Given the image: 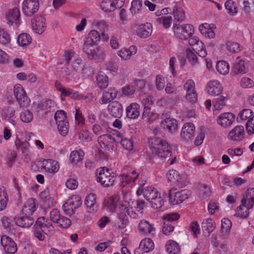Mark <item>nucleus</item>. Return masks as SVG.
I'll use <instances>...</instances> for the list:
<instances>
[{
	"label": "nucleus",
	"mask_w": 254,
	"mask_h": 254,
	"mask_svg": "<svg viewBox=\"0 0 254 254\" xmlns=\"http://www.w3.org/2000/svg\"><path fill=\"white\" fill-rule=\"evenodd\" d=\"M132 201H128L124 198H121L118 195H113L105 199L103 202V208L107 211L114 213L118 209L120 213L118 214V219L122 225H119L118 228L122 229L125 227L127 223V216L126 211L128 210L131 206Z\"/></svg>",
	"instance_id": "1"
},
{
	"label": "nucleus",
	"mask_w": 254,
	"mask_h": 254,
	"mask_svg": "<svg viewBox=\"0 0 254 254\" xmlns=\"http://www.w3.org/2000/svg\"><path fill=\"white\" fill-rule=\"evenodd\" d=\"M101 40V36L97 30H92L88 34L83 46V51L88 58L93 59L96 58L97 51L100 48H95L94 46L98 44Z\"/></svg>",
	"instance_id": "2"
},
{
	"label": "nucleus",
	"mask_w": 254,
	"mask_h": 254,
	"mask_svg": "<svg viewBox=\"0 0 254 254\" xmlns=\"http://www.w3.org/2000/svg\"><path fill=\"white\" fill-rule=\"evenodd\" d=\"M136 194L137 195L143 194L154 209L160 208L164 204V200L161 196L160 192L153 187L140 188L137 190Z\"/></svg>",
	"instance_id": "3"
},
{
	"label": "nucleus",
	"mask_w": 254,
	"mask_h": 254,
	"mask_svg": "<svg viewBox=\"0 0 254 254\" xmlns=\"http://www.w3.org/2000/svg\"><path fill=\"white\" fill-rule=\"evenodd\" d=\"M149 143V148L153 154L162 158L171 155V147L165 140L154 137L150 139Z\"/></svg>",
	"instance_id": "4"
},
{
	"label": "nucleus",
	"mask_w": 254,
	"mask_h": 254,
	"mask_svg": "<svg viewBox=\"0 0 254 254\" xmlns=\"http://www.w3.org/2000/svg\"><path fill=\"white\" fill-rule=\"evenodd\" d=\"M167 181L179 188L186 186L188 181V176L185 173H180L175 170H170L167 174Z\"/></svg>",
	"instance_id": "5"
},
{
	"label": "nucleus",
	"mask_w": 254,
	"mask_h": 254,
	"mask_svg": "<svg viewBox=\"0 0 254 254\" xmlns=\"http://www.w3.org/2000/svg\"><path fill=\"white\" fill-rule=\"evenodd\" d=\"M96 180L103 187H109L114 184L115 178L111 170L106 167H103L97 170Z\"/></svg>",
	"instance_id": "6"
},
{
	"label": "nucleus",
	"mask_w": 254,
	"mask_h": 254,
	"mask_svg": "<svg viewBox=\"0 0 254 254\" xmlns=\"http://www.w3.org/2000/svg\"><path fill=\"white\" fill-rule=\"evenodd\" d=\"M59 133L62 136H66L68 132L69 124L66 113L63 110L57 111L54 117Z\"/></svg>",
	"instance_id": "7"
},
{
	"label": "nucleus",
	"mask_w": 254,
	"mask_h": 254,
	"mask_svg": "<svg viewBox=\"0 0 254 254\" xmlns=\"http://www.w3.org/2000/svg\"><path fill=\"white\" fill-rule=\"evenodd\" d=\"M183 88L186 92L185 98L191 104H194L197 101V93L194 81L191 79H187L184 84Z\"/></svg>",
	"instance_id": "8"
},
{
	"label": "nucleus",
	"mask_w": 254,
	"mask_h": 254,
	"mask_svg": "<svg viewBox=\"0 0 254 254\" xmlns=\"http://www.w3.org/2000/svg\"><path fill=\"white\" fill-rule=\"evenodd\" d=\"M173 31L175 36L177 38L181 40H187L193 34L194 28L192 25L188 24L181 25L174 24Z\"/></svg>",
	"instance_id": "9"
},
{
	"label": "nucleus",
	"mask_w": 254,
	"mask_h": 254,
	"mask_svg": "<svg viewBox=\"0 0 254 254\" xmlns=\"http://www.w3.org/2000/svg\"><path fill=\"white\" fill-rule=\"evenodd\" d=\"M190 195L188 190H183L176 191L174 189H171L169 192V202L172 205H177L182 203Z\"/></svg>",
	"instance_id": "10"
},
{
	"label": "nucleus",
	"mask_w": 254,
	"mask_h": 254,
	"mask_svg": "<svg viewBox=\"0 0 254 254\" xmlns=\"http://www.w3.org/2000/svg\"><path fill=\"white\" fill-rule=\"evenodd\" d=\"M82 204L81 197L78 195H72L63 204V208L66 214L71 215L75 209L79 207Z\"/></svg>",
	"instance_id": "11"
},
{
	"label": "nucleus",
	"mask_w": 254,
	"mask_h": 254,
	"mask_svg": "<svg viewBox=\"0 0 254 254\" xmlns=\"http://www.w3.org/2000/svg\"><path fill=\"white\" fill-rule=\"evenodd\" d=\"M13 94L20 107H25L29 105L30 100L27 97L26 91L21 84H17L14 85Z\"/></svg>",
	"instance_id": "12"
},
{
	"label": "nucleus",
	"mask_w": 254,
	"mask_h": 254,
	"mask_svg": "<svg viewBox=\"0 0 254 254\" xmlns=\"http://www.w3.org/2000/svg\"><path fill=\"white\" fill-rule=\"evenodd\" d=\"M195 133V127L191 123H187L182 126L180 134L181 140L186 142H190Z\"/></svg>",
	"instance_id": "13"
},
{
	"label": "nucleus",
	"mask_w": 254,
	"mask_h": 254,
	"mask_svg": "<svg viewBox=\"0 0 254 254\" xmlns=\"http://www.w3.org/2000/svg\"><path fill=\"white\" fill-rule=\"evenodd\" d=\"M245 137V131L243 126L238 125L232 128L228 132V139L236 142L242 141Z\"/></svg>",
	"instance_id": "14"
},
{
	"label": "nucleus",
	"mask_w": 254,
	"mask_h": 254,
	"mask_svg": "<svg viewBox=\"0 0 254 254\" xmlns=\"http://www.w3.org/2000/svg\"><path fill=\"white\" fill-rule=\"evenodd\" d=\"M235 116L230 112L221 113L217 117V124L223 128L229 127L234 123Z\"/></svg>",
	"instance_id": "15"
},
{
	"label": "nucleus",
	"mask_w": 254,
	"mask_h": 254,
	"mask_svg": "<svg viewBox=\"0 0 254 254\" xmlns=\"http://www.w3.org/2000/svg\"><path fill=\"white\" fill-rule=\"evenodd\" d=\"M39 7L38 0H24L22 4V12L28 16H31L36 12Z\"/></svg>",
	"instance_id": "16"
},
{
	"label": "nucleus",
	"mask_w": 254,
	"mask_h": 254,
	"mask_svg": "<svg viewBox=\"0 0 254 254\" xmlns=\"http://www.w3.org/2000/svg\"><path fill=\"white\" fill-rule=\"evenodd\" d=\"M31 25L32 30L35 33L41 34L47 28L46 19L41 15H37L32 19Z\"/></svg>",
	"instance_id": "17"
},
{
	"label": "nucleus",
	"mask_w": 254,
	"mask_h": 254,
	"mask_svg": "<svg viewBox=\"0 0 254 254\" xmlns=\"http://www.w3.org/2000/svg\"><path fill=\"white\" fill-rule=\"evenodd\" d=\"M189 38V43L190 46H192L193 50L198 52L200 57H205L207 55V52L202 42L200 41L198 37L192 35Z\"/></svg>",
	"instance_id": "18"
},
{
	"label": "nucleus",
	"mask_w": 254,
	"mask_h": 254,
	"mask_svg": "<svg viewBox=\"0 0 254 254\" xmlns=\"http://www.w3.org/2000/svg\"><path fill=\"white\" fill-rule=\"evenodd\" d=\"M98 142L101 148L106 150H109L114 147L116 140L112 135L105 134L98 137Z\"/></svg>",
	"instance_id": "19"
},
{
	"label": "nucleus",
	"mask_w": 254,
	"mask_h": 254,
	"mask_svg": "<svg viewBox=\"0 0 254 254\" xmlns=\"http://www.w3.org/2000/svg\"><path fill=\"white\" fill-rule=\"evenodd\" d=\"M7 23L11 26L15 24L18 26L19 24L20 13L18 8L15 7L9 9L5 15Z\"/></svg>",
	"instance_id": "20"
},
{
	"label": "nucleus",
	"mask_w": 254,
	"mask_h": 254,
	"mask_svg": "<svg viewBox=\"0 0 254 254\" xmlns=\"http://www.w3.org/2000/svg\"><path fill=\"white\" fill-rule=\"evenodd\" d=\"M1 245L4 251L8 254H13L17 252L16 243L11 238L7 236L4 235L1 237Z\"/></svg>",
	"instance_id": "21"
},
{
	"label": "nucleus",
	"mask_w": 254,
	"mask_h": 254,
	"mask_svg": "<svg viewBox=\"0 0 254 254\" xmlns=\"http://www.w3.org/2000/svg\"><path fill=\"white\" fill-rule=\"evenodd\" d=\"M154 244L153 241L149 238H145L140 243L138 248L134 250V254H142L148 253L153 250Z\"/></svg>",
	"instance_id": "22"
},
{
	"label": "nucleus",
	"mask_w": 254,
	"mask_h": 254,
	"mask_svg": "<svg viewBox=\"0 0 254 254\" xmlns=\"http://www.w3.org/2000/svg\"><path fill=\"white\" fill-rule=\"evenodd\" d=\"M36 225L46 235H51L55 231L54 227L50 222L46 221L44 217H39L36 223Z\"/></svg>",
	"instance_id": "23"
},
{
	"label": "nucleus",
	"mask_w": 254,
	"mask_h": 254,
	"mask_svg": "<svg viewBox=\"0 0 254 254\" xmlns=\"http://www.w3.org/2000/svg\"><path fill=\"white\" fill-rule=\"evenodd\" d=\"M42 167L46 172L55 174L59 170L60 164L56 160L45 159L42 161Z\"/></svg>",
	"instance_id": "24"
},
{
	"label": "nucleus",
	"mask_w": 254,
	"mask_h": 254,
	"mask_svg": "<svg viewBox=\"0 0 254 254\" xmlns=\"http://www.w3.org/2000/svg\"><path fill=\"white\" fill-rule=\"evenodd\" d=\"M137 230L140 233L148 235L154 233L156 229L154 224L145 219H142L138 223Z\"/></svg>",
	"instance_id": "25"
},
{
	"label": "nucleus",
	"mask_w": 254,
	"mask_h": 254,
	"mask_svg": "<svg viewBox=\"0 0 254 254\" xmlns=\"http://www.w3.org/2000/svg\"><path fill=\"white\" fill-rule=\"evenodd\" d=\"M206 90L210 95L217 96L221 93L223 88L218 80H214L207 83Z\"/></svg>",
	"instance_id": "26"
},
{
	"label": "nucleus",
	"mask_w": 254,
	"mask_h": 254,
	"mask_svg": "<svg viewBox=\"0 0 254 254\" xmlns=\"http://www.w3.org/2000/svg\"><path fill=\"white\" fill-rule=\"evenodd\" d=\"M160 125L163 128L172 133L177 130L178 124L175 119L168 117L161 121Z\"/></svg>",
	"instance_id": "27"
},
{
	"label": "nucleus",
	"mask_w": 254,
	"mask_h": 254,
	"mask_svg": "<svg viewBox=\"0 0 254 254\" xmlns=\"http://www.w3.org/2000/svg\"><path fill=\"white\" fill-rule=\"evenodd\" d=\"M216 27L214 24L204 23L199 26V30L205 38L212 39L215 36L214 30Z\"/></svg>",
	"instance_id": "28"
},
{
	"label": "nucleus",
	"mask_w": 254,
	"mask_h": 254,
	"mask_svg": "<svg viewBox=\"0 0 254 254\" xmlns=\"http://www.w3.org/2000/svg\"><path fill=\"white\" fill-rule=\"evenodd\" d=\"M145 206V202L142 200H138L136 202V205L134 206L136 211L130 210V206L128 208V210L126 211V215L127 214L129 215L133 218H137L140 217L143 215V210Z\"/></svg>",
	"instance_id": "29"
},
{
	"label": "nucleus",
	"mask_w": 254,
	"mask_h": 254,
	"mask_svg": "<svg viewBox=\"0 0 254 254\" xmlns=\"http://www.w3.org/2000/svg\"><path fill=\"white\" fill-rule=\"evenodd\" d=\"M137 51V48L135 46L132 45L128 48H122L117 52L119 56L123 60H129L131 57L135 55Z\"/></svg>",
	"instance_id": "30"
},
{
	"label": "nucleus",
	"mask_w": 254,
	"mask_h": 254,
	"mask_svg": "<svg viewBox=\"0 0 254 254\" xmlns=\"http://www.w3.org/2000/svg\"><path fill=\"white\" fill-rule=\"evenodd\" d=\"M136 34L141 38L149 37L152 32V26L150 23L139 25L136 29Z\"/></svg>",
	"instance_id": "31"
},
{
	"label": "nucleus",
	"mask_w": 254,
	"mask_h": 254,
	"mask_svg": "<svg viewBox=\"0 0 254 254\" xmlns=\"http://www.w3.org/2000/svg\"><path fill=\"white\" fill-rule=\"evenodd\" d=\"M38 203L34 198H29L25 203L22 209V212L26 215H30L36 210Z\"/></svg>",
	"instance_id": "32"
},
{
	"label": "nucleus",
	"mask_w": 254,
	"mask_h": 254,
	"mask_svg": "<svg viewBox=\"0 0 254 254\" xmlns=\"http://www.w3.org/2000/svg\"><path fill=\"white\" fill-rule=\"evenodd\" d=\"M127 117L131 119H136L140 115V106L136 103H132L126 109Z\"/></svg>",
	"instance_id": "33"
},
{
	"label": "nucleus",
	"mask_w": 254,
	"mask_h": 254,
	"mask_svg": "<svg viewBox=\"0 0 254 254\" xmlns=\"http://www.w3.org/2000/svg\"><path fill=\"white\" fill-rule=\"evenodd\" d=\"M84 204L89 212H94L97 210L98 205L96 194L93 193L88 194L85 197Z\"/></svg>",
	"instance_id": "34"
},
{
	"label": "nucleus",
	"mask_w": 254,
	"mask_h": 254,
	"mask_svg": "<svg viewBox=\"0 0 254 254\" xmlns=\"http://www.w3.org/2000/svg\"><path fill=\"white\" fill-rule=\"evenodd\" d=\"M140 85V88L144 85L143 80H138L130 84L127 85L123 87L122 89V93L125 96H131L135 92L136 86Z\"/></svg>",
	"instance_id": "35"
},
{
	"label": "nucleus",
	"mask_w": 254,
	"mask_h": 254,
	"mask_svg": "<svg viewBox=\"0 0 254 254\" xmlns=\"http://www.w3.org/2000/svg\"><path fill=\"white\" fill-rule=\"evenodd\" d=\"M241 203L249 209L254 206V189H249L246 192V196L241 200Z\"/></svg>",
	"instance_id": "36"
},
{
	"label": "nucleus",
	"mask_w": 254,
	"mask_h": 254,
	"mask_svg": "<svg viewBox=\"0 0 254 254\" xmlns=\"http://www.w3.org/2000/svg\"><path fill=\"white\" fill-rule=\"evenodd\" d=\"M110 114L116 118L120 117L123 114L122 105L118 102H113L108 106Z\"/></svg>",
	"instance_id": "37"
},
{
	"label": "nucleus",
	"mask_w": 254,
	"mask_h": 254,
	"mask_svg": "<svg viewBox=\"0 0 254 254\" xmlns=\"http://www.w3.org/2000/svg\"><path fill=\"white\" fill-rule=\"evenodd\" d=\"M118 91L115 88H110L104 91L100 103L102 104H107L115 98Z\"/></svg>",
	"instance_id": "38"
},
{
	"label": "nucleus",
	"mask_w": 254,
	"mask_h": 254,
	"mask_svg": "<svg viewBox=\"0 0 254 254\" xmlns=\"http://www.w3.org/2000/svg\"><path fill=\"white\" fill-rule=\"evenodd\" d=\"M15 222L17 226L21 227L28 228L30 227L34 222V219L30 215L15 218Z\"/></svg>",
	"instance_id": "39"
},
{
	"label": "nucleus",
	"mask_w": 254,
	"mask_h": 254,
	"mask_svg": "<svg viewBox=\"0 0 254 254\" xmlns=\"http://www.w3.org/2000/svg\"><path fill=\"white\" fill-rule=\"evenodd\" d=\"M56 107V103L50 99L42 100L37 104L38 111H50Z\"/></svg>",
	"instance_id": "40"
},
{
	"label": "nucleus",
	"mask_w": 254,
	"mask_h": 254,
	"mask_svg": "<svg viewBox=\"0 0 254 254\" xmlns=\"http://www.w3.org/2000/svg\"><path fill=\"white\" fill-rule=\"evenodd\" d=\"M215 223L211 218L205 219L202 223V229L205 233H211L215 229Z\"/></svg>",
	"instance_id": "41"
},
{
	"label": "nucleus",
	"mask_w": 254,
	"mask_h": 254,
	"mask_svg": "<svg viewBox=\"0 0 254 254\" xmlns=\"http://www.w3.org/2000/svg\"><path fill=\"white\" fill-rule=\"evenodd\" d=\"M166 249L169 254H178L180 252L179 245L173 240H169L167 242Z\"/></svg>",
	"instance_id": "42"
},
{
	"label": "nucleus",
	"mask_w": 254,
	"mask_h": 254,
	"mask_svg": "<svg viewBox=\"0 0 254 254\" xmlns=\"http://www.w3.org/2000/svg\"><path fill=\"white\" fill-rule=\"evenodd\" d=\"M84 153L81 149L72 151L69 156V160L72 164H77L83 159Z\"/></svg>",
	"instance_id": "43"
},
{
	"label": "nucleus",
	"mask_w": 254,
	"mask_h": 254,
	"mask_svg": "<svg viewBox=\"0 0 254 254\" xmlns=\"http://www.w3.org/2000/svg\"><path fill=\"white\" fill-rule=\"evenodd\" d=\"M15 144L16 148L21 151L24 155H28L30 147V144L28 142L26 141H22L19 139H16Z\"/></svg>",
	"instance_id": "44"
},
{
	"label": "nucleus",
	"mask_w": 254,
	"mask_h": 254,
	"mask_svg": "<svg viewBox=\"0 0 254 254\" xmlns=\"http://www.w3.org/2000/svg\"><path fill=\"white\" fill-rule=\"evenodd\" d=\"M31 41L32 38L27 33H21L17 38V42L21 47H26L31 43Z\"/></svg>",
	"instance_id": "45"
},
{
	"label": "nucleus",
	"mask_w": 254,
	"mask_h": 254,
	"mask_svg": "<svg viewBox=\"0 0 254 254\" xmlns=\"http://www.w3.org/2000/svg\"><path fill=\"white\" fill-rule=\"evenodd\" d=\"M21 121L24 123H31L34 118L33 112L29 110H24L19 114Z\"/></svg>",
	"instance_id": "46"
},
{
	"label": "nucleus",
	"mask_w": 254,
	"mask_h": 254,
	"mask_svg": "<svg viewBox=\"0 0 254 254\" xmlns=\"http://www.w3.org/2000/svg\"><path fill=\"white\" fill-rule=\"evenodd\" d=\"M216 68L217 71L221 74H227L230 69L229 64L225 61H218L216 65Z\"/></svg>",
	"instance_id": "47"
},
{
	"label": "nucleus",
	"mask_w": 254,
	"mask_h": 254,
	"mask_svg": "<svg viewBox=\"0 0 254 254\" xmlns=\"http://www.w3.org/2000/svg\"><path fill=\"white\" fill-rule=\"evenodd\" d=\"M198 194L202 198H206L211 194V190L209 186L204 184H200L198 187Z\"/></svg>",
	"instance_id": "48"
},
{
	"label": "nucleus",
	"mask_w": 254,
	"mask_h": 254,
	"mask_svg": "<svg viewBox=\"0 0 254 254\" xmlns=\"http://www.w3.org/2000/svg\"><path fill=\"white\" fill-rule=\"evenodd\" d=\"M234 70L236 73H245L247 72V69L245 66L244 61L238 58L234 65Z\"/></svg>",
	"instance_id": "49"
},
{
	"label": "nucleus",
	"mask_w": 254,
	"mask_h": 254,
	"mask_svg": "<svg viewBox=\"0 0 254 254\" xmlns=\"http://www.w3.org/2000/svg\"><path fill=\"white\" fill-rule=\"evenodd\" d=\"M97 85L101 88H106L108 85L107 76L103 72H99L96 78Z\"/></svg>",
	"instance_id": "50"
},
{
	"label": "nucleus",
	"mask_w": 254,
	"mask_h": 254,
	"mask_svg": "<svg viewBox=\"0 0 254 254\" xmlns=\"http://www.w3.org/2000/svg\"><path fill=\"white\" fill-rule=\"evenodd\" d=\"M195 51L193 49H188L186 51L188 61L192 65H196L198 63V58L196 55V53L198 54V52H195Z\"/></svg>",
	"instance_id": "51"
},
{
	"label": "nucleus",
	"mask_w": 254,
	"mask_h": 254,
	"mask_svg": "<svg viewBox=\"0 0 254 254\" xmlns=\"http://www.w3.org/2000/svg\"><path fill=\"white\" fill-rule=\"evenodd\" d=\"M15 112L14 109L11 107H4L1 111V117L4 120H9L14 116Z\"/></svg>",
	"instance_id": "52"
},
{
	"label": "nucleus",
	"mask_w": 254,
	"mask_h": 254,
	"mask_svg": "<svg viewBox=\"0 0 254 254\" xmlns=\"http://www.w3.org/2000/svg\"><path fill=\"white\" fill-rule=\"evenodd\" d=\"M227 50L230 53H238L242 50L241 45L236 42L228 41L226 43Z\"/></svg>",
	"instance_id": "53"
},
{
	"label": "nucleus",
	"mask_w": 254,
	"mask_h": 254,
	"mask_svg": "<svg viewBox=\"0 0 254 254\" xmlns=\"http://www.w3.org/2000/svg\"><path fill=\"white\" fill-rule=\"evenodd\" d=\"M173 14L174 17V24H178L179 25L185 19V13L181 9L174 8L173 9Z\"/></svg>",
	"instance_id": "54"
},
{
	"label": "nucleus",
	"mask_w": 254,
	"mask_h": 254,
	"mask_svg": "<svg viewBox=\"0 0 254 254\" xmlns=\"http://www.w3.org/2000/svg\"><path fill=\"white\" fill-rule=\"evenodd\" d=\"M157 22L166 28L168 29L172 23V17L171 16H162L157 19Z\"/></svg>",
	"instance_id": "55"
},
{
	"label": "nucleus",
	"mask_w": 254,
	"mask_h": 254,
	"mask_svg": "<svg viewBox=\"0 0 254 254\" xmlns=\"http://www.w3.org/2000/svg\"><path fill=\"white\" fill-rule=\"evenodd\" d=\"M8 197L4 188H0V211L4 209L7 205Z\"/></svg>",
	"instance_id": "56"
},
{
	"label": "nucleus",
	"mask_w": 254,
	"mask_h": 254,
	"mask_svg": "<svg viewBox=\"0 0 254 254\" xmlns=\"http://www.w3.org/2000/svg\"><path fill=\"white\" fill-rule=\"evenodd\" d=\"M142 6V2L141 0H133L131 2V6L130 8V11L132 14L139 13Z\"/></svg>",
	"instance_id": "57"
},
{
	"label": "nucleus",
	"mask_w": 254,
	"mask_h": 254,
	"mask_svg": "<svg viewBox=\"0 0 254 254\" xmlns=\"http://www.w3.org/2000/svg\"><path fill=\"white\" fill-rule=\"evenodd\" d=\"M247 207L241 204L237 207L236 210L235 215L242 218H247L249 214V210Z\"/></svg>",
	"instance_id": "58"
},
{
	"label": "nucleus",
	"mask_w": 254,
	"mask_h": 254,
	"mask_svg": "<svg viewBox=\"0 0 254 254\" xmlns=\"http://www.w3.org/2000/svg\"><path fill=\"white\" fill-rule=\"evenodd\" d=\"M93 27L98 29L100 32L108 31V24L103 20H95L92 23Z\"/></svg>",
	"instance_id": "59"
},
{
	"label": "nucleus",
	"mask_w": 254,
	"mask_h": 254,
	"mask_svg": "<svg viewBox=\"0 0 254 254\" xmlns=\"http://www.w3.org/2000/svg\"><path fill=\"white\" fill-rule=\"evenodd\" d=\"M10 42V37L7 32L3 28H0V44H8Z\"/></svg>",
	"instance_id": "60"
},
{
	"label": "nucleus",
	"mask_w": 254,
	"mask_h": 254,
	"mask_svg": "<svg viewBox=\"0 0 254 254\" xmlns=\"http://www.w3.org/2000/svg\"><path fill=\"white\" fill-rule=\"evenodd\" d=\"M240 86L243 88H251L254 86V81L247 77H242L240 81Z\"/></svg>",
	"instance_id": "61"
},
{
	"label": "nucleus",
	"mask_w": 254,
	"mask_h": 254,
	"mask_svg": "<svg viewBox=\"0 0 254 254\" xmlns=\"http://www.w3.org/2000/svg\"><path fill=\"white\" fill-rule=\"evenodd\" d=\"M101 8L105 12H111L115 10L113 1L111 0H104L100 4Z\"/></svg>",
	"instance_id": "62"
},
{
	"label": "nucleus",
	"mask_w": 254,
	"mask_h": 254,
	"mask_svg": "<svg viewBox=\"0 0 254 254\" xmlns=\"http://www.w3.org/2000/svg\"><path fill=\"white\" fill-rule=\"evenodd\" d=\"M17 157V153L15 151L8 150L6 152L5 161L6 164L9 167H11L15 161Z\"/></svg>",
	"instance_id": "63"
},
{
	"label": "nucleus",
	"mask_w": 254,
	"mask_h": 254,
	"mask_svg": "<svg viewBox=\"0 0 254 254\" xmlns=\"http://www.w3.org/2000/svg\"><path fill=\"white\" fill-rule=\"evenodd\" d=\"M56 224L61 228L66 229L71 225V221L68 218L62 215Z\"/></svg>",
	"instance_id": "64"
}]
</instances>
